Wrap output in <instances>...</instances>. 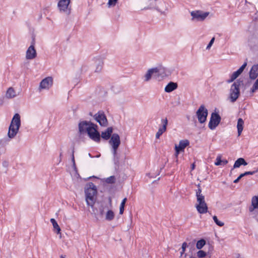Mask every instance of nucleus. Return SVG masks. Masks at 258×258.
Returning a JSON list of instances; mask_svg holds the SVG:
<instances>
[{
    "mask_svg": "<svg viewBox=\"0 0 258 258\" xmlns=\"http://www.w3.org/2000/svg\"><path fill=\"white\" fill-rule=\"evenodd\" d=\"M110 138L109 143L112 146L113 160L116 169L117 167L119 168V158L117 154V150L120 144V137L117 134L114 133Z\"/></svg>",
    "mask_w": 258,
    "mask_h": 258,
    "instance_id": "obj_3",
    "label": "nucleus"
},
{
    "mask_svg": "<svg viewBox=\"0 0 258 258\" xmlns=\"http://www.w3.org/2000/svg\"><path fill=\"white\" fill-rule=\"evenodd\" d=\"M191 243H189L188 245H187V244L184 242L182 243V250L180 252V254H181V256L183 254V253L185 252V249Z\"/></svg>",
    "mask_w": 258,
    "mask_h": 258,
    "instance_id": "obj_34",
    "label": "nucleus"
},
{
    "mask_svg": "<svg viewBox=\"0 0 258 258\" xmlns=\"http://www.w3.org/2000/svg\"><path fill=\"white\" fill-rule=\"evenodd\" d=\"M191 245H192V246L194 247V243H192Z\"/></svg>",
    "mask_w": 258,
    "mask_h": 258,
    "instance_id": "obj_53",
    "label": "nucleus"
},
{
    "mask_svg": "<svg viewBox=\"0 0 258 258\" xmlns=\"http://www.w3.org/2000/svg\"><path fill=\"white\" fill-rule=\"evenodd\" d=\"M246 165H247V163L246 162L245 159L243 158H239L235 161L233 165V169H232V170L234 168L239 167L241 165L245 166Z\"/></svg>",
    "mask_w": 258,
    "mask_h": 258,
    "instance_id": "obj_22",
    "label": "nucleus"
},
{
    "mask_svg": "<svg viewBox=\"0 0 258 258\" xmlns=\"http://www.w3.org/2000/svg\"><path fill=\"white\" fill-rule=\"evenodd\" d=\"M258 76V64L252 66L249 72V77L251 80H255Z\"/></svg>",
    "mask_w": 258,
    "mask_h": 258,
    "instance_id": "obj_16",
    "label": "nucleus"
},
{
    "mask_svg": "<svg viewBox=\"0 0 258 258\" xmlns=\"http://www.w3.org/2000/svg\"><path fill=\"white\" fill-rule=\"evenodd\" d=\"M257 89H255L254 87L252 86V88L250 89V92L251 93H254Z\"/></svg>",
    "mask_w": 258,
    "mask_h": 258,
    "instance_id": "obj_45",
    "label": "nucleus"
},
{
    "mask_svg": "<svg viewBox=\"0 0 258 258\" xmlns=\"http://www.w3.org/2000/svg\"><path fill=\"white\" fill-rule=\"evenodd\" d=\"M21 126V117L18 113H16L9 127L8 136L10 139L14 138L17 134Z\"/></svg>",
    "mask_w": 258,
    "mask_h": 258,
    "instance_id": "obj_4",
    "label": "nucleus"
},
{
    "mask_svg": "<svg viewBox=\"0 0 258 258\" xmlns=\"http://www.w3.org/2000/svg\"><path fill=\"white\" fill-rule=\"evenodd\" d=\"M118 0H108L107 4L108 8L114 7L118 3Z\"/></svg>",
    "mask_w": 258,
    "mask_h": 258,
    "instance_id": "obj_30",
    "label": "nucleus"
},
{
    "mask_svg": "<svg viewBox=\"0 0 258 258\" xmlns=\"http://www.w3.org/2000/svg\"><path fill=\"white\" fill-rule=\"evenodd\" d=\"M124 210V207L120 206L119 207V214H122Z\"/></svg>",
    "mask_w": 258,
    "mask_h": 258,
    "instance_id": "obj_42",
    "label": "nucleus"
},
{
    "mask_svg": "<svg viewBox=\"0 0 258 258\" xmlns=\"http://www.w3.org/2000/svg\"><path fill=\"white\" fill-rule=\"evenodd\" d=\"M108 177L113 178V177H115V176L114 175H111V176H109Z\"/></svg>",
    "mask_w": 258,
    "mask_h": 258,
    "instance_id": "obj_50",
    "label": "nucleus"
},
{
    "mask_svg": "<svg viewBox=\"0 0 258 258\" xmlns=\"http://www.w3.org/2000/svg\"><path fill=\"white\" fill-rule=\"evenodd\" d=\"M52 84L51 77H47L43 79L40 83V87L41 89H48Z\"/></svg>",
    "mask_w": 258,
    "mask_h": 258,
    "instance_id": "obj_15",
    "label": "nucleus"
},
{
    "mask_svg": "<svg viewBox=\"0 0 258 258\" xmlns=\"http://www.w3.org/2000/svg\"><path fill=\"white\" fill-rule=\"evenodd\" d=\"M6 96L8 98H12L16 96L15 92L13 88H9L6 93Z\"/></svg>",
    "mask_w": 258,
    "mask_h": 258,
    "instance_id": "obj_27",
    "label": "nucleus"
},
{
    "mask_svg": "<svg viewBox=\"0 0 258 258\" xmlns=\"http://www.w3.org/2000/svg\"><path fill=\"white\" fill-rule=\"evenodd\" d=\"M228 163V161L226 159L222 160L220 156H218L216 159L215 164L216 166H224Z\"/></svg>",
    "mask_w": 258,
    "mask_h": 258,
    "instance_id": "obj_24",
    "label": "nucleus"
},
{
    "mask_svg": "<svg viewBox=\"0 0 258 258\" xmlns=\"http://www.w3.org/2000/svg\"><path fill=\"white\" fill-rule=\"evenodd\" d=\"M189 144V142L187 140H181L179 143L178 146L175 145V157L177 158L179 152L181 151H183L184 149L188 146Z\"/></svg>",
    "mask_w": 258,
    "mask_h": 258,
    "instance_id": "obj_12",
    "label": "nucleus"
},
{
    "mask_svg": "<svg viewBox=\"0 0 258 258\" xmlns=\"http://www.w3.org/2000/svg\"><path fill=\"white\" fill-rule=\"evenodd\" d=\"M105 181L107 183H114L115 182L116 178H105Z\"/></svg>",
    "mask_w": 258,
    "mask_h": 258,
    "instance_id": "obj_36",
    "label": "nucleus"
},
{
    "mask_svg": "<svg viewBox=\"0 0 258 258\" xmlns=\"http://www.w3.org/2000/svg\"><path fill=\"white\" fill-rule=\"evenodd\" d=\"M126 200H127L126 198H124L122 200V201L120 206H122V207H124L125 203H126Z\"/></svg>",
    "mask_w": 258,
    "mask_h": 258,
    "instance_id": "obj_41",
    "label": "nucleus"
},
{
    "mask_svg": "<svg viewBox=\"0 0 258 258\" xmlns=\"http://www.w3.org/2000/svg\"><path fill=\"white\" fill-rule=\"evenodd\" d=\"M196 192L197 200L198 203L205 202V197L202 194V190L200 188V184H198V188L196 189Z\"/></svg>",
    "mask_w": 258,
    "mask_h": 258,
    "instance_id": "obj_21",
    "label": "nucleus"
},
{
    "mask_svg": "<svg viewBox=\"0 0 258 258\" xmlns=\"http://www.w3.org/2000/svg\"><path fill=\"white\" fill-rule=\"evenodd\" d=\"M159 74V69L157 68H154L149 69L145 75V81H149L154 74Z\"/></svg>",
    "mask_w": 258,
    "mask_h": 258,
    "instance_id": "obj_17",
    "label": "nucleus"
},
{
    "mask_svg": "<svg viewBox=\"0 0 258 258\" xmlns=\"http://www.w3.org/2000/svg\"><path fill=\"white\" fill-rule=\"evenodd\" d=\"M253 86L254 87L255 89L258 90V78L253 84Z\"/></svg>",
    "mask_w": 258,
    "mask_h": 258,
    "instance_id": "obj_40",
    "label": "nucleus"
},
{
    "mask_svg": "<svg viewBox=\"0 0 258 258\" xmlns=\"http://www.w3.org/2000/svg\"><path fill=\"white\" fill-rule=\"evenodd\" d=\"M60 258H66L65 257H64L63 255H61L60 256Z\"/></svg>",
    "mask_w": 258,
    "mask_h": 258,
    "instance_id": "obj_52",
    "label": "nucleus"
},
{
    "mask_svg": "<svg viewBox=\"0 0 258 258\" xmlns=\"http://www.w3.org/2000/svg\"><path fill=\"white\" fill-rule=\"evenodd\" d=\"M100 214L103 215L104 214V210L103 207H101L99 209Z\"/></svg>",
    "mask_w": 258,
    "mask_h": 258,
    "instance_id": "obj_43",
    "label": "nucleus"
},
{
    "mask_svg": "<svg viewBox=\"0 0 258 258\" xmlns=\"http://www.w3.org/2000/svg\"><path fill=\"white\" fill-rule=\"evenodd\" d=\"M114 218V212L110 210H108L107 213H106V216H105V219L107 221H111Z\"/></svg>",
    "mask_w": 258,
    "mask_h": 258,
    "instance_id": "obj_26",
    "label": "nucleus"
},
{
    "mask_svg": "<svg viewBox=\"0 0 258 258\" xmlns=\"http://www.w3.org/2000/svg\"><path fill=\"white\" fill-rule=\"evenodd\" d=\"M178 87V85L177 83H175L173 82H170L168 84L165 86L164 90L167 93H170L173 91L176 90Z\"/></svg>",
    "mask_w": 258,
    "mask_h": 258,
    "instance_id": "obj_20",
    "label": "nucleus"
},
{
    "mask_svg": "<svg viewBox=\"0 0 258 258\" xmlns=\"http://www.w3.org/2000/svg\"><path fill=\"white\" fill-rule=\"evenodd\" d=\"M155 9L158 12L161 13V14H164L165 13L164 12H162V11H161L159 8L158 7H155Z\"/></svg>",
    "mask_w": 258,
    "mask_h": 258,
    "instance_id": "obj_44",
    "label": "nucleus"
},
{
    "mask_svg": "<svg viewBox=\"0 0 258 258\" xmlns=\"http://www.w3.org/2000/svg\"><path fill=\"white\" fill-rule=\"evenodd\" d=\"M195 163H192L191 164V169L193 170L195 169Z\"/></svg>",
    "mask_w": 258,
    "mask_h": 258,
    "instance_id": "obj_48",
    "label": "nucleus"
},
{
    "mask_svg": "<svg viewBox=\"0 0 258 258\" xmlns=\"http://www.w3.org/2000/svg\"><path fill=\"white\" fill-rule=\"evenodd\" d=\"M113 132V128L112 127H108L107 128V129L104 131V132H102L101 133V135L100 137L105 140H108L110 139L111 136H112V133Z\"/></svg>",
    "mask_w": 258,
    "mask_h": 258,
    "instance_id": "obj_19",
    "label": "nucleus"
},
{
    "mask_svg": "<svg viewBox=\"0 0 258 258\" xmlns=\"http://www.w3.org/2000/svg\"><path fill=\"white\" fill-rule=\"evenodd\" d=\"M253 39V37H251L250 38H249L248 39V45L250 47H252V44L251 43L252 42V40Z\"/></svg>",
    "mask_w": 258,
    "mask_h": 258,
    "instance_id": "obj_39",
    "label": "nucleus"
},
{
    "mask_svg": "<svg viewBox=\"0 0 258 258\" xmlns=\"http://www.w3.org/2000/svg\"><path fill=\"white\" fill-rule=\"evenodd\" d=\"M247 66V62L244 63L235 72H233L230 76V79L227 80V83H230L233 82L244 71Z\"/></svg>",
    "mask_w": 258,
    "mask_h": 258,
    "instance_id": "obj_11",
    "label": "nucleus"
},
{
    "mask_svg": "<svg viewBox=\"0 0 258 258\" xmlns=\"http://www.w3.org/2000/svg\"><path fill=\"white\" fill-rule=\"evenodd\" d=\"M161 123H162V126L160 127L162 128V129L165 130L166 131L167 125L168 124V119H167V118H166L165 119H161Z\"/></svg>",
    "mask_w": 258,
    "mask_h": 258,
    "instance_id": "obj_32",
    "label": "nucleus"
},
{
    "mask_svg": "<svg viewBox=\"0 0 258 258\" xmlns=\"http://www.w3.org/2000/svg\"><path fill=\"white\" fill-rule=\"evenodd\" d=\"M197 255L199 257H204L206 255V253L202 250H200L197 252Z\"/></svg>",
    "mask_w": 258,
    "mask_h": 258,
    "instance_id": "obj_35",
    "label": "nucleus"
},
{
    "mask_svg": "<svg viewBox=\"0 0 258 258\" xmlns=\"http://www.w3.org/2000/svg\"><path fill=\"white\" fill-rule=\"evenodd\" d=\"M196 207L198 212L200 214H205L208 212V206L206 202L198 203Z\"/></svg>",
    "mask_w": 258,
    "mask_h": 258,
    "instance_id": "obj_18",
    "label": "nucleus"
},
{
    "mask_svg": "<svg viewBox=\"0 0 258 258\" xmlns=\"http://www.w3.org/2000/svg\"><path fill=\"white\" fill-rule=\"evenodd\" d=\"M37 52L35 49L34 44H32L26 51V57L27 59H32L36 57Z\"/></svg>",
    "mask_w": 258,
    "mask_h": 258,
    "instance_id": "obj_14",
    "label": "nucleus"
},
{
    "mask_svg": "<svg viewBox=\"0 0 258 258\" xmlns=\"http://www.w3.org/2000/svg\"><path fill=\"white\" fill-rule=\"evenodd\" d=\"M50 222L52 224L54 230H56V233H59L61 230L56 220L53 218H51L50 219Z\"/></svg>",
    "mask_w": 258,
    "mask_h": 258,
    "instance_id": "obj_25",
    "label": "nucleus"
},
{
    "mask_svg": "<svg viewBox=\"0 0 258 258\" xmlns=\"http://www.w3.org/2000/svg\"><path fill=\"white\" fill-rule=\"evenodd\" d=\"M160 178H158L157 180H155L154 181H153L152 182V184H158V182L159 181V179Z\"/></svg>",
    "mask_w": 258,
    "mask_h": 258,
    "instance_id": "obj_46",
    "label": "nucleus"
},
{
    "mask_svg": "<svg viewBox=\"0 0 258 258\" xmlns=\"http://www.w3.org/2000/svg\"><path fill=\"white\" fill-rule=\"evenodd\" d=\"M98 62L97 63L96 68L95 70L96 72H99L101 71L102 68V65L103 64V62L102 60L98 59Z\"/></svg>",
    "mask_w": 258,
    "mask_h": 258,
    "instance_id": "obj_29",
    "label": "nucleus"
},
{
    "mask_svg": "<svg viewBox=\"0 0 258 258\" xmlns=\"http://www.w3.org/2000/svg\"><path fill=\"white\" fill-rule=\"evenodd\" d=\"M240 179H241V178H236V179H235V180H234L233 181V182H234V183H237V182H238L239 181V180H240Z\"/></svg>",
    "mask_w": 258,
    "mask_h": 258,
    "instance_id": "obj_47",
    "label": "nucleus"
},
{
    "mask_svg": "<svg viewBox=\"0 0 258 258\" xmlns=\"http://www.w3.org/2000/svg\"><path fill=\"white\" fill-rule=\"evenodd\" d=\"M209 14L208 12H203L201 10L192 11L190 12L191 20L197 22L204 21Z\"/></svg>",
    "mask_w": 258,
    "mask_h": 258,
    "instance_id": "obj_6",
    "label": "nucleus"
},
{
    "mask_svg": "<svg viewBox=\"0 0 258 258\" xmlns=\"http://www.w3.org/2000/svg\"><path fill=\"white\" fill-rule=\"evenodd\" d=\"M71 0H59L57 4V7L61 12L69 15L71 13V9L69 7Z\"/></svg>",
    "mask_w": 258,
    "mask_h": 258,
    "instance_id": "obj_10",
    "label": "nucleus"
},
{
    "mask_svg": "<svg viewBox=\"0 0 258 258\" xmlns=\"http://www.w3.org/2000/svg\"><path fill=\"white\" fill-rule=\"evenodd\" d=\"M85 194L87 205L93 207L97 194L96 186L92 182L88 183L85 186Z\"/></svg>",
    "mask_w": 258,
    "mask_h": 258,
    "instance_id": "obj_2",
    "label": "nucleus"
},
{
    "mask_svg": "<svg viewBox=\"0 0 258 258\" xmlns=\"http://www.w3.org/2000/svg\"><path fill=\"white\" fill-rule=\"evenodd\" d=\"M244 121L241 118H239L237 120V128L238 136H239L243 129Z\"/></svg>",
    "mask_w": 258,
    "mask_h": 258,
    "instance_id": "obj_23",
    "label": "nucleus"
},
{
    "mask_svg": "<svg viewBox=\"0 0 258 258\" xmlns=\"http://www.w3.org/2000/svg\"><path fill=\"white\" fill-rule=\"evenodd\" d=\"M74 150L72 151V161L73 163V165L71 167V169L70 170V174L72 176V177H81L80 175H79L77 168L75 164V157H74Z\"/></svg>",
    "mask_w": 258,
    "mask_h": 258,
    "instance_id": "obj_13",
    "label": "nucleus"
},
{
    "mask_svg": "<svg viewBox=\"0 0 258 258\" xmlns=\"http://www.w3.org/2000/svg\"><path fill=\"white\" fill-rule=\"evenodd\" d=\"M80 134L87 133L89 138L96 142L100 141V135L97 131L98 125L90 121H80L78 124Z\"/></svg>",
    "mask_w": 258,
    "mask_h": 258,
    "instance_id": "obj_1",
    "label": "nucleus"
},
{
    "mask_svg": "<svg viewBox=\"0 0 258 258\" xmlns=\"http://www.w3.org/2000/svg\"><path fill=\"white\" fill-rule=\"evenodd\" d=\"M221 120V117L218 112H214L211 114L208 126L211 130H214L219 125Z\"/></svg>",
    "mask_w": 258,
    "mask_h": 258,
    "instance_id": "obj_7",
    "label": "nucleus"
},
{
    "mask_svg": "<svg viewBox=\"0 0 258 258\" xmlns=\"http://www.w3.org/2000/svg\"><path fill=\"white\" fill-rule=\"evenodd\" d=\"M214 40H215V38L214 37H213L211 40L210 41L209 43H208V45L207 46V47H206V49H209L212 46V45H213L214 42Z\"/></svg>",
    "mask_w": 258,
    "mask_h": 258,
    "instance_id": "obj_37",
    "label": "nucleus"
},
{
    "mask_svg": "<svg viewBox=\"0 0 258 258\" xmlns=\"http://www.w3.org/2000/svg\"><path fill=\"white\" fill-rule=\"evenodd\" d=\"M196 115L198 119V121L201 123L205 122L208 115V110L205 108L204 105L200 106L196 112Z\"/></svg>",
    "mask_w": 258,
    "mask_h": 258,
    "instance_id": "obj_8",
    "label": "nucleus"
},
{
    "mask_svg": "<svg viewBox=\"0 0 258 258\" xmlns=\"http://www.w3.org/2000/svg\"><path fill=\"white\" fill-rule=\"evenodd\" d=\"M89 177H92V178H94V177H98L97 176H95V175H92V176H90Z\"/></svg>",
    "mask_w": 258,
    "mask_h": 258,
    "instance_id": "obj_49",
    "label": "nucleus"
},
{
    "mask_svg": "<svg viewBox=\"0 0 258 258\" xmlns=\"http://www.w3.org/2000/svg\"><path fill=\"white\" fill-rule=\"evenodd\" d=\"M243 83L241 79H237L231 86L229 98L232 103L235 102L240 96V86Z\"/></svg>",
    "mask_w": 258,
    "mask_h": 258,
    "instance_id": "obj_5",
    "label": "nucleus"
},
{
    "mask_svg": "<svg viewBox=\"0 0 258 258\" xmlns=\"http://www.w3.org/2000/svg\"><path fill=\"white\" fill-rule=\"evenodd\" d=\"M166 130L162 129L161 127H159V128L158 130V132L156 133V138L157 139H159L160 137L163 134L164 132H165Z\"/></svg>",
    "mask_w": 258,
    "mask_h": 258,
    "instance_id": "obj_33",
    "label": "nucleus"
},
{
    "mask_svg": "<svg viewBox=\"0 0 258 258\" xmlns=\"http://www.w3.org/2000/svg\"><path fill=\"white\" fill-rule=\"evenodd\" d=\"M94 118L101 126H106L107 125L108 121L103 111H99L94 115Z\"/></svg>",
    "mask_w": 258,
    "mask_h": 258,
    "instance_id": "obj_9",
    "label": "nucleus"
},
{
    "mask_svg": "<svg viewBox=\"0 0 258 258\" xmlns=\"http://www.w3.org/2000/svg\"><path fill=\"white\" fill-rule=\"evenodd\" d=\"M213 220L214 221L215 223L219 226H220V227H222L224 225V223L222 222V221H219L218 218H217V217L216 216H214L213 217Z\"/></svg>",
    "mask_w": 258,
    "mask_h": 258,
    "instance_id": "obj_31",
    "label": "nucleus"
},
{
    "mask_svg": "<svg viewBox=\"0 0 258 258\" xmlns=\"http://www.w3.org/2000/svg\"><path fill=\"white\" fill-rule=\"evenodd\" d=\"M206 244V240L204 239H201L198 240L196 244V247L198 249H201Z\"/></svg>",
    "mask_w": 258,
    "mask_h": 258,
    "instance_id": "obj_28",
    "label": "nucleus"
},
{
    "mask_svg": "<svg viewBox=\"0 0 258 258\" xmlns=\"http://www.w3.org/2000/svg\"><path fill=\"white\" fill-rule=\"evenodd\" d=\"M89 156L91 157V158H93V156H92L91 154L90 153H89Z\"/></svg>",
    "mask_w": 258,
    "mask_h": 258,
    "instance_id": "obj_51",
    "label": "nucleus"
},
{
    "mask_svg": "<svg viewBox=\"0 0 258 258\" xmlns=\"http://www.w3.org/2000/svg\"><path fill=\"white\" fill-rule=\"evenodd\" d=\"M2 165L4 167L7 168L8 167L9 165V161H7V160H5L2 163Z\"/></svg>",
    "mask_w": 258,
    "mask_h": 258,
    "instance_id": "obj_38",
    "label": "nucleus"
}]
</instances>
